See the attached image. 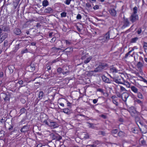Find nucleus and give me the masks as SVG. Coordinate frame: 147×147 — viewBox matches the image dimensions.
I'll return each mask as SVG.
<instances>
[{
	"mask_svg": "<svg viewBox=\"0 0 147 147\" xmlns=\"http://www.w3.org/2000/svg\"><path fill=\"white\" fill-rule=\"evenodd\" d=\"M128 111L130 113L132 117L136 116L138 115L139 113L137 112L134 107H131L128 109Z\"/></svg>",
	"mask_w": 147,
	"mask_h": 147,
	"instance_id": "1",
	"label": "nucleus"
},
{
	"mask_svg": "<svg viewBox=\"0 0 147 147\" xmlns=\"http://www.w3.org/2000/svg\"><path fill=\"white\" fill-rule=\"evenodd\" d=\"M111 77L112 79L111 81L114 82L118 84H123V83L122 81L123 78L121 77L119 78V77H112L111 76Z\"/></svg>",
	"mask_w": 147,
	"mask_h": 147,
	"instance_id": "2",
	"label": "nucleus"
},
{
	"mask_svg": "<svg viewBox=\"0 0 147 147\" xmlns=\"http://www.w3.org/2000/svg\"><path fill=\"white\" fill-rule=\"evenodd\" d=\"M53 140H55L56 141H59L62 139V137L57 133L51 134L50 135Z\"/></svg>",
	"mask_w": 147,
	"mask_h": 147,
	"instance_id": "3",
	"label": "nucleus"
},
{
	"mask_svg": "<svg viewBox=\"0 0 147 147\" xmlns=\"http://www.w3.org/2000/svg\"><path fill=\"white\" fill-rule=\"evenodd\" d=\"M107 65L106 64H102L99 65L94 70V71L95 72L101 71L107 67Z\"/></svg>",
	"mask_w": 147,
	"mask_h": 147,
	"instance_id": "4",
	"label": "nucleus"
},
{
	"mask_svg": "<svg viewBox=\"0 0 147 147\" xmlns=\"http://www.w3.org/2000/svg\"><path fill=\"white\" fill-rule=\"evenodd\" d=\"M130 23L128 18H126L125 16L123 17V25L122 26V28L124 29L128 26Z\"/></svg>",
	"mask_w": 147,
	"mask_h": 147,
	"instance_id": "5",
	"label": "nucleus"
},
{
	"mask_svg": "<svg viewBox=\"0 0 147 147\" xmlns=\"http://www.w3.org/2000/svg\"><path fill=\"white\" fill-rule=\"evenodd\" d=\"M129 19L132 23H134L138 20V16L137 14H132L129 17Z\"/></svg>",
	"mask_w": 147,
	"mask_h": 147,
	"instance_id": "6",
	"label": "nucleus"
},
{
	"mask_svg": "<svg viewBox=\"0 0 147 147\" xmlns=\"http://www.w3.org/2000/svg\"><path fill=\"white\" fill-rule=\"evenodd\" d=\"M36 64L34 62H32L30 65L27 67V68L29 69V71L31 72L34 71L35 68V66Z\"/></svg>",
	"mask_w": 147,
	"mask_h": 147,
	"instance_id": "7",
	"label": "nucleus"
},
{
	"mask_svg": "<svg viewBox=\"0 0 147 147\" xmlns=\"http://www.w3.org/2000/svg\"><path fill=\"white\" fill-rule=\"evenodd\" d=\"M65 67H64L62 68L61 67H59L57 69V71L58 73L59 74L62 73L63 75H65L67 73H69V70H67V71H65Z\"/></svg>",
	"mask_w": 147,
	"mask_h": 147,
	"instance_id": "8",
	"label": "nucleus"
},
{
	"mask_svg": "<svg viewBox=\"0 0 147 147\" xmlns=\"http://www.w3.org/2000/svg\"><path fill=\"white\" fill-rule=\"evenodd\" d=\"M110 31L108 32L104 35L103 40H104L105 42H107L110 39ZM111 38V39H112Z\"/></svg>",
	"mask_w": 147,
	"mask_h": 147,
	"instance_id": "9",
	"label": "nucleus"
},
{
	"mask_svg": "<svg viewBox=\"0 0 147 147\" xmlns=\"http://www.w3.org/2000/svg\"><path fill=\"white\" fill-rule=\"evenodd\" d=\"M52 128H55L58 127L59 125L57 123L54 121H49V125Z\"/></svg>",
	"mask_w": 147,
	"mask_h": 147,
	"instance_id": "10",
	"label": "nucleus"
},
{
	"mask_svg": "<svg viewBox=\"0 0 147 147\" xmlns=\"http://www.w3.org/2000/svg\"><path fill=\"white\" fill-rule=\"evenodd\" d=\"M19 41H17L16 42V43L17 44L15 46L14 49L13 51L12 52L15 53L17 51L18 49L20 47L21 45V43H18Z\"/></svg>",
	"mask_w": 147,
	"mask_h": 147,
	"instance_id": "11",
	"label": "nucleus"
},
{
	"mask_svg": "<svg viewBox=\"0 0 147 147\" xmlns=\"http://www.w3.org/2000/svg\"><path fill=\"white\" fill-rule=\"evenodd\" d=\"M1 27L2 31L7 32H9L10 31V28L8 26H2Z\"/></svg>",
	"mask_w": 147,
	"mask_h": 147,
	"instance_id": "12",
	"label": "nucleus"
},
{
	"mask_svg": "<svg viewBox=\"0 0 147 147\" xmlns=\"http://www.w3.org/2000/svg\"><path fill=\"white\" fill-rule=\"evenodd\" d=\"M102 80L105 83H111V80H110L109 78H107L104 75L102 76Z\"/></svg>",
	"mask_w": 147,
	"mask_h": 147,
	"instance_id": "13",
	"label": "nucleus"
},
{
	"mask_svg": "<svg viewBox=\"0 0 147 147\" xmlns=\"http://www.w3.org/2000/svg\"><path fill=\"white\" fill-rule=\"evenodd\" d=\"M141 128H140V131L142 132L143 133H146L147 132V126L142 125Z\"/></svg>",
	"mask_w": 147,
	"mask_h": 147,
	"instance_id": "14",
	"label": "nucleus"
},
{
	"mask_svg": "<svg viewBox=\"0 0 147 147\" xmlns=\"http://www.w3.org/2000/svg\"><path fill=\"white\" fill-rule=\"evenodd\" d=\"M138 115H137L136 116H134L133 117L135 118V121L136 124L139 126V124L142 125V123L140 121V117H138Z\"/></svg>",
	"mask_w": 147,
	"mask_h": 147,
	"instance_id": "15",
	"label": "nucleus"
},
{
	"mask_svg": "<svg viewBox=\"0 0 147 147\" xmlns=\"http://www.w3.org/2000/svg\"><path fill=\"white\" fill-rule=\"evenodd\" d=\"M13 33L16 35H20L21 33L20 29L18 28H15L13 30Z\"/></svg>",
	"mask_w": 147,
	"mask_h": 147,
	"instance_id": "16",
	"label": "nucleus"
},
{
	"mask_svg": "<svg viewBox=\"0 0 147 147\" xmlns=\"http://www.w3.org/2000/svg\"><path fill=\"white\" fill-rule=\"evenodd\" d=\"M81 135L82 139L84 138L85 139H86L89 138L88 134L86 132H82L81 134Z\"/></svg>",
	"mask_w": 147,
	"mask_h": 147,
	"instance_id": "17",
	"label": "nucleus"
},
{
	"mask_svg": "<svg viewBox=\"0 0 147 147\" xmlns=\"http://www.w3.org/2000/svg\"><path fill=\"white\" fill-rule=\"evenodd\" d=\"M73 49L71 47H69L65 49V50L66 52L67 53V55L68 53H72L73 51Z\"/></svg>",
	"mask_w": 147,
	"mask_h": 147,
	"instance_id": "18",
	"label": "nucleus"
},
{
	"mask_svg": "<svg viewBox=\"0 0 147 147\" xmlns=\"http://www.w3.org/2000/svg\"><path fill=\"white\" fill-rule=\"evenodd\" d=\"M44 95V93L42 91H40L39 92L38 98L36 100L37 103H38V102L42 98Z\"/></svg>",
	"mask_w": 147,
	"mask_h": 147,
	"instance_id": "19",
	"label": "nucleus"
},
{
	"mask_svg": "<svg viewBox=\"0 0 147 147\" xmlns=\"http://www.w3.org/2000/svg\"><path fill=\"white\" fill-rule=\"evenodd\" d=\"M29 128V127L27 125H24L20 129L21 132L24 133L27 131Z\"/></svg>",
	"mask_w": 147,
	"mask_h": 147,
	"instance_id": "20",
	"label": "nucleus"
},
{
	"mask_svg": "<svg viewBox=\"0 0 147 147\" xmlns=\"http://www.w3.org/2000/svg\"><path fill=\"white\" fill-rule=\"evenodd\" d=\"M53 10L51 7H48L45 9L44 10V12L45 13H50L53 12Z\"/></svg>",
	"mask_w": 147,
	"mask_h": 147,
	"instance_id": "21",
	"label": "nucleus"
},
{
	"mask_svg": "<svg viewBox=\"0 0 147 147\" xmlns=\"http://www.w3.org/2000/svg\"><path fill=\"white\" fill-rule=\"evenodd\" d=\"M109 12L112 16L115 17L116 15V11L114 9L109 10Z\"/></svg>",
	"mask_w": 147,
	"mask_h": 147,
	"instance_id": "22",
	"label": "nucleus"
},
{
	"mask_svg": "<svg viewBox=\"0 0 147 147\" xmlns=\"http://www.w3.org/2000/svg\"><path fill=\"white\" fill-rule=\"evenodd\" d=\"M10 95L9 93L8 92H6V94L5 96V97L4 98V100L5 102H7V101H9L10 99Z\"/></svg>",
	"mask_w": 147,
	"mask_h": 147,
	"instance_id": "23",
	"label": "nucleus"
},
{
	"mask_svg": "<svg viewBox=\"0 0 147 147\" xmlns=\"http://www.w3.org/2000/svg\"><path fill=\"white\" fill-rule=\"evenodd\" d=\"M123 95L124 98V99H123V100L125 102L126 101L127 98L129 96V94L127 92H124L123 93Z\"/></svg>",
	"mask_w": 147,
	"mask_h": 147,
	"instance_id": "24",
	"label": "nucleus"
},
{
	"mask_svg": "<svg viewBox=\"0 0 147 147\" xmlns=\"http://www.w3.org/2000/svg\"><path fill=\"white\" fill-rule=\"evenodd\" d=\"M111 71L113 73H116L117 72V70L116 68L113 65L111 66L110 67Z\"/></svg>",
	"mask_w": 147,
	"mask_h": 147,
	"instance_id": "25",
	"label": "nucleus"
},
{
	"mask_svg": "<svg viewBox=\"0 0 147 147\" xmlns=\"http://www.w3.org/2000/svg\"><path fill=\"white\" fill-rule=\"evenodd\" d=\"M8 68L9 70L10 73H12L13 72V69L15 68L14 65H10L8 66Z\"/></svg>",
	"mask_w": 147,
	"mask_h": 147,
	"instance_id": "26",
	"label": "nucleus"
},
{
	"mask_svg": "<svg viewBox=\"0 0 147 147\" xmlns=\"http://www.w3.org/2000/svg\"><path fill=\"white\" fill-rule=\"evenodd\" d=\"M131 90L135 93H137L138 92V89L135 86H132L131 87Z\"/></svg>",
	"mask_w": 147,
	"mask_h": 147,
	"instance_id": "27",
	"label": "nucleus"
},
{
	"mask_svg": "<svg viewBox=\"0 0 147 147\" xmlns=\"http://www.w3.org/2000/svg\"><path fill=\"white\" fill-rule=\"evenodd\" d=\"M7 34L6 33H3L2 34H1V35L0 36V37L4 40L7 37Z\"/></svg>",
	"mask_w": 147,
	"mask_h": 147,
	"instance_id": "28",
	"label": "nucleus"
},
{
	"mask_svg": "<svg viewBox=\"0 0 147 147\" xmlns=\"http://www.w3.org/2000/svg\"><path fill=\"white\" fill-rule=\"evenodd\" d=\"M65 41L66 45L68 46L71 45L73 44V43L71 40H65Z\"/></svg>",
	"mask_w": 147,
	"mask_h": 147,
	"instance_id": "29",
	"label": "nucleus"
},
{
	"mask_svg": "<svg viewBox=\"0 0 147 147\" xmlns=\"http://www.w3.org/2000/svg\"><path fill=\"white\" fill-rule=\"evenodd\" d=\"M140 144L141 145L145 146L146 145V141L143 138L140 139Z\"/></svg>",
	"mask_w": 147,
	"mask_h": 147,
	"instance_id": "30",
	"label": "nucleus"
},
{
	"mask_svg": "<svg viewBox=\"0 0 147 147\" xmlns=\"http://www.w3.org/2000/svg\"><path fill=\"white\" fill-rule=\"evenodd\" d=\"M143 47L144 51L146 53L147 52V42L144 41L143 42Z\"/></svg>",
	"mask_w": 147,
	"mask_h": 147,
	"instance_id": "31",
	"label": "nucleus"
},
{
	"mask_svg": "<svg viewBox=\"0 0 147 147\" xmlns=\"http://www.w3.org/2000/svg\"><path fill=\"white\" fill-rule=\"evenodd\" d=\"M135 102L139 104L142 107L143 105V102L140 100L137 99L135 100Z\"/></svg>",
	"mask_w": 147,
	"mask_h": 147,
	"instance_id": "32",
	"label": "nucleus"
},
{
	"mask_svg": "<svg viewBox=\"0 0 147 147\" xmlns=\"http://www.w3.org/2000/svg\"><path fill=\"white\" fill-rule=\"evenodd\" d=\"M136 66L138 68H141L143 66V65L141 62L139 61L138 63Z\"/></svg>",
	"mask_w": 147,
	"mask_h": 147,
	"instance_id": "33",
	"label": "nucleus"
},
{
	"mask_svg": "<svg viewBox=\"0 0 147 147\" xmlns=\"http://www.w3.org/2000/svg\"><path fill=\"white\" fill-rule=\"evenodd\" d=\"M49 4L48 1L47 0H44L42 1V5L44 7H46Z\"/></svg>",
	"mask_w": 147,
	"mask_h": 147,
	"instance_id": "34",
	"label": "nucleus"
},
{
	"mask_svg": "<svg viewBox=\"0 0 147 147\" xmlns=\"http://www.w3.org/2000/svg\"><path fill=\"white\" fill-rule=\"evenodd\" d=\"M138 39V38L137 37H135L131 39L130 42L131 43H135Z\"/></svg>",
	"mask_w": 147,
	"mask_h": 147,
	"instance_id": "35",
	"label": "nucleus"
},
{
	"mask_svg": "<svg viewBox=\"0 0 147 147\" xmlns=\"http://www.w3.org/2000/svg\"><path fill=\"white\" fill-rule=\"evenodd\" d=\"M138 94V97L139 98L142 99L143 98V96L142 94L140 92L137 93Z\"/></svg>",
	"mask_w": 147,
	"mask_h": 147,
	"instance_id": "36",
	"label": "nucleus"
},
{
	"mask_svg": "<svg viewBox=\"0 0 147 147\" xmlns=\"http://www.w3.org/2000/svg\"><path fill=\"white\" fill-rule=\"evenodd\" d=\"M26 111V110L24 108H23L20 110V113L21 115L25 113Z\"/></svg>",
	"mask_w": 147,
	"mask_h": 147,
	"instance_id": "37",
	"label": "nucleus"
},
{
	"mask_svg": "<svg viewBox=\"0 0 147 147\" xmlns=\"http://www.w3.org/2000/svg\"><path fill=\"white\" fill-rule=\"evenodd\" d=\"M92 58L90 57H89L86 59L84 60V63L85 64L87 63H89L90 61L91 60Z\"/></svg>",
	"mask_w": 147,
	"mask_h": 147,
	"instance_id": "38",
	"label": "nucleus"
},
{
	"mask_svg": "<svg viewBox=\"0 0 147 147\" xmlns=\"http://www.w3.org/2000/svg\"><path fill=\"white\" fill-rule=\"evenodd\" d=\"M70 110L68 108H65L64 109H63V112L65 113L69 114L70 112Z\"/></svg>",
	"mask_w": 147,
	"mask_h": 147,
	"instance_id": "39",
	"label": "nucleus"
},
{
	"mask_svg": "<svg viewBox=\"0 0 147 147\" xmlns=\"http://www.w3.org/2000/svg\"><path fill=\"white\" fill-rule=\"evenodd\" d=\"M138 10V8L136 7H135L133 8V14H136V13H137Z\"/></svg>",
	"mask_w": 147,
	"mask_h": 147,
	"instance_id": "40",
	"label": "nucleus"
},
{
	"mask_svg": "<svg viewBox=\"0 0 147 147\" xmlns=\"http://www.w3.org/2000/svg\"><path fill=\"white\" fill-rule=\"evenodd\" d=\"M5 131L3 130L0 131V138L3 137L4 136Z\"/></svg>",
	"mask_w": 147,
	"mask_h": 147,
	"instance_id": "41",
	"label": "nucleus"
},
{
	"mask_svg": "<svg viewBox=\"0 0 147 147\" xmlns=\"http://www.w3.org/2000/svg\"><path fill=\"white\" fill-rule=\"evenodd\" d=\"M98 134L99 135H102L103 136H105L106 134L104 131H99L98 132Z\"/></svg>",
	"mask_w": 147,
	"mask_h": 147,
	"instance_id": "42",
	"label": "nucleus"
},
{
	"mask_svg": "<svg viewBox=\"0 0 147 147\" xmlns=\"http://www.w3.org/2000/svg\"><path fill=\"white\" fill-rule=\"evenodd\" d=\"M111 133L113 134H115L118 132V130L117 129H113L111 131Z\"/></svg>",
	"mask_w": 147,
	"mask_h": 147,
	"instance_id": "43",
	"label": "nucleus"
},
{
	"mask_svg": "<svg viewBox=\"0 0 147 147\" xmlns=\"http://www.w3.org/2000/svg\"><path fill=\"white\" fill-rule=\"evenodd\" d=\"M28 52V50L27 48L22 50L21 51V54H23L24 53H27Z\"/></svg>",
	"mask_w": 147,
	"mask_h": 147,
	"instance_id": "44",
	"label": "nucleus"
},
{
	"mask_svg": "<svg viewBox=\"0 0 147 147\" xmlns=\"http://www.w3.org/2000/svg\"><path fill=\"white\" fill-rule=\"evenodd\" d=\"M131 131L134 133H137V129L135 127L132 128L131 129Z\"/></svg>",
	"mask_w": 147,
	"mask_h": 147,
	"instance_id": "45",
	"label": "nucleus"
},
{
	"mask_svg": "<svg viewBox=\"0 0 147 147\" xmlns=\"http://www.w3.org/2000/svg\"><path fill=\"white\" fill-rule=\"evenodd\" d=\"M124 134V133L122 131H120L118 133V135L119 136H123Z\"/></svg>",
	"mask_w": 147,
	"mask_h": 147,
	"instance_id": "46",
	"label": "nucleus"
},
{
	"mask_svg": "<svg viewBox=\"0 0 147 147\" xmlns=\"http://www.w3.org/2000/svg\"><path fill=\"white\" fill-rule=\"evenodd\" d=\"M94 72V71H89L88 72V74L89 76H91L93 74V72Z\"/></svg>",
	"mask_w": 147,
	"mask_h": 147,
	"instance_id": "47",
	"label": "nucleus"
},
{
	"mask_svg": "<svg viewBox=\"0 0 147 147\" xmlns=\"http://www.w3.org/2000/svg\"><path fill=\"white\" fill-rule=\"evenodd\" d=\"M67 13L65 12H63L61 14V18L65 17L66 16Z\"/></svg>",
	"mask_w": 147,
	"mask_h": 147,
	"instance_id": "48",
	"label": "nucleus"
},
{
	"mask_svg": "<svg viewBox=\"0 0 147 147\" xmlns=\"http://www.w3.org/2000/svg\"><path fill=\"white\" fill-rule=\"evenodd\" d=\"M8 44V42L7 40H5L4 42L3 46L4 47H7Z\"/></svg>",
	"mask_w": 147,
	"mask_h": 147,
	"instance_id": "49",
	"label": "nucleus"
},
{
	"mask_svg": "<svg viewBox=\"0 0 147 147\" xmlns=\"http://www.w3.org/2000/svg\"><path fill=\"white\" fill-rule=\"evenodd\" d=\"M116 94L117 95V96L119 98H122V96L121 95L120 93L119 92H116Z\"/></svg>",
	"mask_w": 147,
	"mask_h": 147,
	"instance_id": "50",
	"label": "nucleus"
},
{
	"mask_svg": "<svg viewBox=\"0 0 147 147\" xmlns=\"http://www.w3.org/2000/svg\"><path fill=\"white\" fill-rule=\"evenodd\" d=\"M71 0H66L65 2V3L67 5H69L70 4Z\"/></svg>",
	"mask_w": 147,
	"mask_h": 147,
	"instance_id": "51",
	"label": "nucleus"
},
{
	"mask_svg": "<svg viewBox=\"0 0 147 147\" xmlns=\"http://www.w3.org/2000/svg\"><path fill=\"white\" fill-rule=\"evenodd\" d=\"M113 102L114 104L116 106H117L118 105V102L115 99L113 100Z\"/></svg>",
	"mask_w": 147,
	"mask_h": 147,
	"instance_id": "52",
	"label": "nucleus"
},
{
	"mask_svg": "<svg viewBox=\"0 0 147 147\" xmlns=\"http://www.w3.org/2000/svg\"><path fill=\"white\" fill-rule=\"evenodd\" d=\"M140 78L141 79H142V81H143L144 82L146 83L147 84V80H146L142 76H140Z\"/></svg>",
	"mask_w": 147,
	"mask_h": 147,
	"instance_id": "53",
	"label": "nucleus"
},
{
	"mask_svg": "<svg viewBox=\"0 0 147 147\" xmlns=\"http://www.w3.org/2000/svg\"><path fill=\"white\" fill-rule=\"evenodd\" d=\"M131 53V52L130 51H129L126 54L124 58H127V57L128 55H130V54Z\"/></svg>",
	"mask_w": 147,
	"mask_h": 147,
	"instance_id": "54",
	"label": "nucleus"
},
{
	"mask_svg": "<svg viewBox=\"0 0 147 147\" xmlns=\"http://www.w3.org/2000/svg\"><path fill=\"white\" fill-rule=\"evenodd\" d=\"M97 91H98L102 93H104L103 90L102 88H98L97 89Z\"/></svg>",
	"mask_w": 147,
	"mask_h": 147,
	"instance_id": "55",
	"label": "nucleus"
},
{
	"mask_svg": "<svg viewBox=\"0 0 147 147\" xmlns=\"http://www.w3.org/2000/svg\"><path fill=\"white\" fill-rule=\"evenodd\" d=\"M1 96L4 99V98L5 97V96L6 94V92L5 93H1Z\"/></svg>",
	"mask_w": 147,
	"mask_h": 147,
	"instance_id": "56",
	"label": "nucleus"
},
{
	"mask_svg": "<svg viewBox=\"0 0 147 147\" xmlns=\"http://www.w3.org/2000/svg\"><path fill=\"white\" fill-rule=\"evenodd\" d=\"M120 90L121 91H126V89L123 87L120 86Z\"/></svg>",
	"mask_w": 147,
	"mask_h": 147,
	"instance_id": "57",
	"label": "nucleus"
},
{
	"mask_svg": "<svg viewBox=\"0 0 147 147\" xmlns=\"http://www.w3.org/2000/svg\"><path fill=\"white\" fill-rule=\"evenodd\" d=\"M82 16L80 14H78L76 17L77 19L80 20L81 19Z\"/></svg>",
	"mask_w": 147,
	"mask_h": 147,
	"instance_id": "58",
	"label": "nucleus"
},
{
	"mask_svg": "<svg viewBox=\"0 0 147 147\" xmlns=\"http://www.w3.org/2000/svg\"><path fill=\"white\" fill-rule=\"evenodd\" d=\"M43 123L47 125H49V122H48L46 120H45L43 121Z\"/></svg>",
	"mask_w": 147,
	"mask_h": 147,
	"instance_id": "59",
	"label": "nucleus"
},
{
	"mask_svg": "<svg viewBox=\"0 0 147 147\" xmlns=\"http://www.w3.org/2000/svg\"><path fill=\"white\" fill-rule=\"evenodd\" d=\"M56 37H54L51 39V41L50 42H51V43H53L56 40Z\"/></svg>",
	"mask_w": 147,
	"mask_h": 147,
	"instance_id": "60",
	"label": "nucleus"
},
{
	"mask_svg": "<svg viewBox=\"0 0 147 147\" xmlns=\"http://www.w3.org/2000/svg\"><path fill=\"white\" fill-rule=\"evenodd\" d=\"M20 101L23 104H24L26 102V100H25L23 98H21L20 99Z\"/></svg>",
	"mask_w": 147,
	"mask_h": 147,
	"instance_id": "61",
	"label": "nucleus"
},
{
	"mask_svg": "<svg viewBox=\"0 0 147 147\" xmlns=\"http://www.w3.org/2000/svg\"><path fill=\"white\" fill-rule=\"evenodd\" d=\"M142 31L141 29V28H139L138 29L137 31V33L138 34H140Z\"/></svg>",
	"mask_w": 147,
	"mask_h": 147,
	"instance_id": "62",
	"label": "nucleus"
},
{
	"mask_svg": "<svg viewBox=\"0 0 147 147\" xmlns=\"http://www.w3.org/2000/svg\"><path fill=\"white\" fill-rule=\"evenodd\" d=\"M98 8L99 7L98 5H96L93 7V9L94 10L98 9Z\"/></svg>",
	"mask_w": 147,
	"mask_h": 147,
	"instance_id": "63",
	"label": "nucleus"
},
{
	"mask_svg": "<svg viewBox=\"0 0 147 147\" xmlns=\"http://www.w3.org/2000/svg\"><path fill=\"white\" fill-rule=\"evenodd\" d=\"M84 51L83 50H81L80 52V54H81L82 55L85 56V54H84Z\"/></svg>",
	"mask_w": 147,
	"mask_h": 147,
	"instance_id": "64",
	"label": "nucleus"
}]
</instances>
